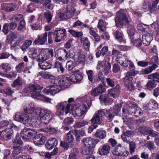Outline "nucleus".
Listing matches in <instances>:
<instances>
[{"label":"nucleus","instance_id":"1","mask_svg":"<svg viewBox=\"0 0 159 159\" xmlns=\"http://www.w3.org/2000/svg\"><path fill=\"white\" fill-rule=\"evenodd\" d=\"M34 103L30 102L24 107L23 110L26 113L30 114L34 111L35 115L40 118L41 122L45 125L48 124L53 117L52 111L47 109L37 108L35 109Z\"/></svg>","mask_w":159,"mask_h":159},{"label":"nucleus","instance_id":"2","mask_svg":"<svg viewBox=\"0 0 159 159\" xmlns=\"http://www.w3.org/2000/svg\"><path fill=\"white\" fill-rule=\"evenodd\" d=\"M14 119L16 121L21 122L26 126H37L39 124L36 118L33 117L30 119L27 115L20 112L16 113Z\"/></svg>","mask_w":159,"mask_h":159},{"label":"nucleus","instance_id":"3","mask_svg":"<svg viewBox=\"0 0 159 159\" xmlns=\"http://www.w3.org/2000/svg\"><path fill=\"white\" fill-rule=\"evenodd\" d=\"M151 31L144 34L142 37V43L145 46H148L153 40V36L157 35L159 30V22H154L151 25Z\"/></svg>","mask_w":159,"mask_h":159},{"label":"nucleus","instance_id":"4","mask_svg":"<svg viewBox=\"0 0 159 159\" xmlns=\"http://www.w3.org/2000/svg\"><path fill=\"white\" fill-rule=\"evenodd\" d=\"M91 104L92 102L90 99L84 102L83 104L80 105L75 109L72 110V115L74 117H80L84 115L87 111V108L89 107Z\"/></svg>","mask_w":159,"mask_h":159},{"label":"nucleus","instance_id":"5","mask_svg":"<svg viewBox=\"0 0 159 159\" xmlns=\"http://www.w3.org/2000/svg\"><path fill=\"white\" fill-rule=\"evenodd\" d=\"M43 88L38 84H30L25 88L23 92L26 96L30 94L33 98H35L40 95L41 90Z\"/></svg>","mask_w":159,"mask_h":159},{"label":"nucleus","instance_id":"6","mask_svg":"<svg viewBox=\"0 0 159 159\" xmlns=\"http://www.w3.org/2000/svg\"><path fill=\"white\" fill-rule=\"evenodd\" d=\"M116 15L115 18L116 25H124L129 23V21L127 16L123 9H120L116 13Z\"/></svg>","mask_w":159,"mask_h":159},{"label":"nucleus","instance_id":"7","mask_svg":"<svg viewBox=\"0 0 159 159\" xmlns=\"http://www.w3.org/2000/svg\"><path fill=\"white\" fill-rule=\"evenodd\" d=\"M122 105L118 104L115 105L113 108H111L108 110H107L105 115L109 121H111L114 117L117 116L119 111L121 110Z\"/></svg>","mask_w":159,"mask_h":159},{"label":"nucleus","instance_id":"8","mask_svg":"<svg viewBox=\"0 0 159 159\" xmlns=\"http://www.w3.org/2000/svg\"><path fill=\"white\" fill-rule=\"evenodd\" d=\"M71 104H67L66 101L59 102L56 106V114L58 116L62 115L65 112L66 114L70 111Z\"/></svg>","mask_w":159,"mask_h":159},{"label":"nucleus","instance_id":"9","mask_svg":"<svg viewBox=\"0 0 159 159\" xmlns=\"http://www.w3.org/2000/svg\"><path fill=\"white\" fill-rule=\"evenodd\" d=\"M137 73L135 72L132 73L127 72L125 74V76L124 78V81L125 86L129 91H132L134 89V86L132 83L133 76H134Z\"/></svg>","mask_w":159,"mask_h":159},{"label":"nucleus","instance_id":"10","mask_svg":"<svg viewBox=\"0 0 159 159\" xmlns=\"http://www.w3.org/2000/svg\"><path fill=\"white\" fill-rule=\"evenodd\" d=\"M53 55V51L52 49H42L37 56V61H44L48 59L50 56L52 57Z\"/></svg>","mask_w":159,"mask_h":159},{"label":"nucleus","instance_id":"11","mask_svg":"<svg viewBox=\"0 0 159 159\" xmlns=\"http://www.w3.org/2000/svg\"><path fill=\"white\" fill-rule=\"evenodd\" d=\"M112 154L116 157H127L129 152L121 144H118L112 152Z\"/></svg>","mask_w":159,"mask_h":159},{"label":"nucleus","instance_id":"12","mask_svg":"<svg viewBox=\"0 0 159 159\" xmlns=\"http://www.w3.org/2000/svg\"><path fill=\"white\" fill-rule=\"evenodd\" d=\"M55 41L58 43L65 40L66 38V30L65 29L55 30L53 33Z\"/></svg>","mask_w":159,"mask_h":159},{"label":"nucleus","instance_id":"13","mask_svg":"<svg viewBox=\"0 0 159 159\" xmlns=\"http://www.w3.org/2000/svg\"><path fill=\"white\" fill-rule=\"evenodd\" d=\"M61 88L57 84H53L45 88L43 91L44 93L52 95L59 92Z\"/></svg>","mask_w":159,"mask_h":159},{"label":"nucleus","instance_id":"14","mask_svg":"<svg viewBox=\"0 0 159 159\" xmlns=\"http://www.w3.org/2000/svg\"><path fill=\"white\" fill-rule=\"evenodd\" d=\"M13 135V132L11 129L7 128L0 131V139L4 141L10 139Z\"/></svg>","mask_w":159,"mask_h":159},{"label":"nucleus","instance_id":"15","mask_svg":"<svg viewBox=\"0 0 159 159\" xmlns=\"http://www.w3.org/2000/svg\"><path fill=\"white\" fill-rule=\"evenodd\" d=\"M105 113L102 110H99L95 112L90 121L92 124H100Z\"/></svg>","mask_w":159,"mask_h":159},{"label":"nucleus","instance_id":"16","mask_svg":"<svg viewBox=\"0 0 159 159\" xmlns=\"http://www.w3.org/2000/svg\"><path fill=\"white\" fill-rule=\"evenodd\" d=\"M68 52L64 49H60L57 50L55 53V57L58 60L61 61L67 58Z\"/></svg>","mask_w":159,"mask_h":159},{"label":"nucleus","instance_id":"17","mask_svg":"<svg viewBox=\"0 0 159 159\" xmlns=\"http://www.w3.org/2000/svg\"><path fill=\"white\" fill-rule=\"evenodd\" d=\"M2 9L7 12L16 11L18 9L19 6L12 3H3L2 5Z\"/></svg>","mask_w":159,"mask_h":159},{"label":"nucleus","instance_id":"18","mask_svg":"<svg viewBox=\"0 0 159 159\" xmlns=\"http://www.w3.org/2000/svg\"><path fill=\"white\" fill-rule=\"evenodd\" d=\"M70 77H63L58 82V85L61 88V89L69 87L71 85Z\"/></svg>","mask_w":159,"mask_h":159},{"label":"nucleus","instance_id":"19","mask_svg":"<svg viewBox=\"0 0 159 159\" xmlns=\"http://www.w3.org/2000/svg\"><path fill=\"white\" fill-rule=\"evenodd\" d=\"M70 58L73 59L77 63H83L85 61V55L82 52H78L76 54L71 56L70 55Z\"/></svg>","mask_w":159,"mask_h":159},{"label":"nucleus","instance_id":"20","mask_svg":"<svg viewBox=\"0 0 159 159\" xmlns=\"http://www.w3.org/2000/svg\"><path fill=\"white\" fill-rule=\"evenodd\" d=\"M75 10L73 4L68 5L66 7V11L63 15L64 18L69 19L72 17L74 15Z\"/></svg>","mask_w":159,"mask_h":159},{"label":"nucleus","instance_id":"21","mask_svg":"<svg viewBox=\"0 0 159 159\" xmlns=\"http://www.w3.org/2000/svg\"><path fill=\"white\" fill-rule=\"evenodd\" d=\"M139 130L141 134L145 135L149 134V136L152 137H154L157 135V132L148 127H141L139 128Z\"/></svg>","mask_w":159,"mask_h":159},{"label":"nucleus","instance_id":"22","mask_svg":"<svg viewBox=\"0 0 159 159\" xmlns=\"http://www.w3.org/2000/svg\"><path fill=\"white\" fill-rule=\"evenodd\" d=\"M46 137L42 134H40L36 135L33 138L34 144L37 145H42L45 142Z\"/></svg>","mask_w":159,"mask_h":159},{"label":"nucleus","instance_id":"23","mask_svg":"<svg viewBox=\"0 0 159 159\" xmlns=\"http://www.w3.org/2000/svg\"><path fill=\"white\" fill-rule=\"evenodd\" d=\"M34 134V131L29 128L24 129L21 131L20 136L23 139H28Z\"/></svg>","mask_w":159,"mask_h":159},{"label":"nucleus","instance_id":"24","mask_svg":"<svg viewBox=\"0 0 159 159\" xmlns=\"http://www.w3.org/2000/svg\"><path fill=\"white\" fill-rule=\"evenodd\" d=\"M105 90L104 86L102 84H99L98 86L91 91V94L93 96H98L105 92Z\"/></svg>","mask_w":159,"mask_h":159},{"label":"nucleus","instance_id":"25","mask_svg":"<svg viewBox=\"0 0 159 159\" xmlns=\"http://www.w3.org/2000/svg\"><path fill=\"white\" fill-rule=\"evenodd\" d=\"M57 144V140L55 138H51L46 142L45 146L47 148L51 150L56 146Z\"/></svg>","mask_w":159,"mask_h":159},{"label":"nucleus","instance_id":"26","mask_svg":"<svg viewBox=\"0 0 159 159\" xmlns=\"http://www.w3.org/2000/svg\"><path fill=\"white\" fill-rule=\"evenodd\" d=\"M47 33L45 32L41 36H39L34 42L36 45H43L47 40Z\"/></svg>","mask_w":159,"mask_h":159},{"label":"nucleus","instance_id":"27","mask_svg":"<svg viewBox=\"0 0 159 159\" xmlns=\"http://www.w3.org/2000/svg\"><path fill=\"white\" fill-rule=\"evenodd\" d=\"M148 9L149 11H154L156 8L157 5L159 2V0H148Z\"/></svg>","mask_w":159,"mask_h":159},{"label":"nucleus","instance_id":"28","mask_svg":"<svg viewBox=\"0 0 159 159\" xmlns=\"http://www.w3.org/2000/svg\"><path fill=\"white\" fill-rule=\"evenodd\" d=\"M110 147L109 145L105 144L98 149V153L101 155H106L109 153Z\"/></svg>","mask_w":159,"mask_h":159},{"label":"nucleus","instance_id":"29","mask_svg":"<svg viewBox=\"0 0 159 159\" xmlns=\"http://www.w3.org/2000/svg\"><path fill=\"white\" fill-rule=\"evenodd\" d=\"M102 66L105 75H107L111 71V66L110 63L105 60H103L102 62Z\"/></svg>","mask_w":159,"mask_h":159},{"label":"nucleus","instance_id":"30","mask_svg":"<svg viewBox=\"0 0 159 159\" xmlns=\"http://www.w3.org/2000/svg\"><path fill=\"white\" fill-rule=\"evenodd\" d=\"M118 61L121 66L125 67L128 66L130 61V60H129L127 57L124 56L120 57Z\"/></svg>","mask_w":159,"mask_h":159},{"label":"nucleus","instance_id":"31","mask_svg":"<svg viewBox=\"0 0 159 159\" xmlns=\"http://www.w3.org/2000/svg\"><path fill=\"white\" fill-rule=\"evenodd\" d=\"M120 88L119 85H116V87L113 88L108 90L109 93L114 98H116L119 95V89Z\"/></svg>","mask_w":159,"mask_h":159},{"label":"nucleus","instance_id":"32","mask_svg":"<svg viewBox=\"0 0 159 159\" xmlns=\"http://www.w3.org/2000/svg\"><path fill=\"white\" fill-rule=\"evenodd\" d=\"M83 78V76L79 73H75L71 75L70 76V81L74 83L81 81Z\"/></svg>","mask_w":159,"mask_h":159},{"label":"nucleus","instance_id":"33","mask_svg":"<svg viewBox=\"0 0 159 159\" xmlns=\"http://www.w3.org/2000/svg\"><path fill=\"white\" fill-rule=\"evenodd\" d=\"M82 141L84 146L88 147L93 148L95 146L93 139L90 138H84L83 139Z\"/></svg>","mask_w":159,"mask_h":159},{"label":"nucleus","instance_id":"34","mask_svg":"<svg viewBox=\"0 0 159 159\" xmlns=\"http://www.w3.org/2000/svg\"><path fill=\"white\" fill-rule=\"evenodd\" d=\"M113 34L116 39L120 43H125V42L124 36L121 32L118 30H116L114 32Z\"/></svg>","mask_w":159,"mask_h":159},{"label":"nucleus","instance_id":"35","mask_svg":"<svg viewBox=\"0 0 159 159\" xmlns=\"http://www.w3.org/2000/svg\"><path fill=\"white\" fill-rule=\"evenodd\" d=\"M130 114L131 115L138 117L142 115V112L141 110L139 107H137L136 109L132 107L130 111Z\"/></svg>","mask_w":159,"mask_h":159},{"label":"nucleus","instance_id":"36","mask_svg":"<svg viewBox=\"0 0 159 159\" xmlns=\"http://www.w3.org/2000/svg\"><path fill=\"white\" fill-rule=\"evenodd\" d=\"M106 132L105 131L101 129H98L96 130L94 135L100 139H102L106 137Z\"/></svg>","mask_w":159,"mask_h":159},{"label":"nucleus","instance_id":"37","mask_svg":"<svg viewBox=\"0 0 159 159\" xmlns=\"http://www.w3.org/2000/svg\"><path fill=\"white\" fill-rule=\"evenodd\" d=\"M108 51V48L106 46H104L101 51L97 49L95 55L97 57H99L101 56H104Z\"/></svg>","mask_w":159,"mask_h":159},{"label":"nucleus","instance_id":"38","mask_svg":"<svg viewBox=\"0 0 159 159\" xmlns=\"http://www.w3.org/2000/svg\"><path fill=\"white\" fill-rule=\"evenodd\" d=\"M38 65L41 69L42 70H47L51 68L52 65L50 64L45 61H39Z\"/></svg>","mask_w":159,"mask_h":159},{"label":"nucleus","instance_id":"39","mask_svg":"<svg viewBox=\"0 0 159 159\" xmlns=\"http://www.w3.org/2000/svg\"><path fill=\"white\" fill-rule=\"evenodd\" d=\"M54 68L57 69V72L60 74H63L65 69L63 67L62 64L59 61L56 62L54 64Z\"/></svg>","mask_w":159,"mask_h":159},{"label":"nucleus","instance_id":"40","mask_svg":"<svg viewBox=\"0 0 159 159\" xmlns=\"http://www.w3.org/2000/svg\"><path fill=\"white\" fill-rule=\"evenodd\" d=\"M38 51L36 49L33 48H31L28 52L29 57L35 59L39 55H37Z\"/></svg>","mask_w":159,"mask_h":159},{"label":"nucleus","instance_id":"41","mask_svg":"<svg viewBox=\"0 0 159 159\" xmlns=\"http://www.w3.org/2000/svg\"><path fill=\"white\" fill-rule=\"evenodd\" d=\"M107 23L104 21L102 19H100L98 22V27L101 31H104L106 30Z\"/></svg>","mask_w":159,"mask_h":159},{"label":"nucleus","instance_id":"42","mask_svg":"<svg viewBox=\"0 0 159 159\" xmlns=\"http://www.w3.org/2000/svg\"><path fill=\"white\" fill-rule=\"evenodd\" d=\"M104 76L103 75L102 72H99L98 74V76L94 79V82L93 83H98L100 81H101L102 83L104 84Z\"/></svg>","mask_w":159,"mask_h":159},{"label":"nucleus","instance_id":"43","mask_svg":"<svg viewBox=\"0 0 159 159\" xmlns=\"http://www.w3.org/2000/svg\"><path fill=\"white\" fill-rule=\"evenodd\" d=\"M40 2L43 4V6L46 8L50 9H52V5L50 4V0H41Z\"/></svg>","mask_w":159,"mask_h":159},{"label":"nucleus","instance_id":"44","mask_svg":"<svg viewBox=\"0 0 159 159\" xmlns=\"http://www.w3.org/2000/svg\"><path fill=\"white\" fill-rule=\"evenodd\" d=\"M86 73L87 75L89 80L92 83H93L95 76L93 71L91 70H87Z\"/></svg>","mask_w":159,"mask_h":159},{"label":"nucleus","instance_id":"45","mask_svg":"<svg viewBox=\"0 0 159 159\" xmlns=\"http://www.w3.org/2000/svg\"><path fill=\"white\" fill-rule=\"evenodd\" d=\"M106 81L107 85L111 88H113L115 85H118L116 80L114 79L107 78H106Z\"/></svg>","mask_w":159,"mask_h":159},{"label":"nucleus","instance_id":"46","mask_svg":"<svg viewBox=\"0 0 159 159\" xmlns=\"http://www.w3.org/2000/svg\"><path fill=\"white\" fill-rule=\"evenodd\" d=\"M74 133L72 131L70 130L67 134V137L66 138V141L68 142L69 143H72L74 140V138L73 136Z\"/></svg>","mask_w":159,"mask_h":159},{"label":"nucleus","instance_id":"47","mask_svg":"<svg viewBox=\"0 0 159 159\" xmlns=\"http://www.w3.org/2000/svg\"><path fill=\"white\" fill-rule=\"evenodd\" d=\"M73 37L76 38H79L82 36V32L81 31H76L73 30H69L68 31Z\"/></svg>","mask_w":159,"mask_h":159},{"label":"nucleus","instance_id":"48","mask_svg":"<svg viewBox=\"0 0 159 159\" xmlns=\"http://www.w3.org/2000/svg\"><path fill=\"white\" fill-rule=\"evenodd\" d=\"M88 124V122L85 120H83L82 121L80 122H76L75 124V128H80L85 125H87Z\"/></svg>","mask_w":159,"mask_h":159},{"label":"nucleus","instance_id":"49","mask_svg":"<svg viewBox=\"0 0 159 159\" xmlns=\"http://www.w3.org/2000/svg\"><path fill=\"white\" fill-rule=\"evenodd\" d=\"M22 149L20 146H16L14 147L13 150L12 152V157H15L18 154L21 152Z\"/></svg>","mask_w":159,"mask_h":159},{"label":"nucleus","instance_id":"50","mask_svg":"<svg viewBox=\"0 0 159 159\" xmlns=\"http://www.w3.org/2000/svg\"><path fill=\"white\" fill-rule=\"evenodd\" d=\"M32 43V42L31 40H25L20 47V48L23 51H25L26 49L28 48L31 45Z\"/></svg>","mask_w":159,"mask_h":159},{"label":"nucleus","instance_id":"51","mask_svg":"<svg viewBox=\"0 0 159 159\" xmlns=\"http://www.w3.org/2000/svg\"><path fill=\"white\" fill-rule=\"evenodd\" d=\"M148 79H154V81L156 82H159V73L156 72L154 73L149 75H148Z\"/></svg>","mask_w":159,"mask_h":159},{"label":"nucleus","instance_id":"52","mask_svg":"<svg viewBox=\"0 0 159 159\" xmlns=\"http://www.w3.org/2000/svg\"><path fill=\"white\" fill-rule=\"evenodd\" d=\"M99 98L101 103L103 102L105 104L107 103L109 101V96L107 94L102 95Z\"/></svg>","mask_w":159,"mask_h":159},{"label":"nucleus","instance_id":"53","mask_svg":"<svg viewBox=\"0 0 159 159\" xmlns=\"http://www.w3.org/2000/svg\"><path fill=\"white\" fill-rule=\"evenodd\" d=\"M157 107V104L155 100H151L148 103V107L149 110H152L153 108H156Z\"/></svg>","mask_w":159,"mask_h":159},{"label":"nucleus","instance_id":"54","mask_svg":"<svg viewBox=\"0 0 159 159\" xmlns=\"http://www.w3.org/2000/svg\"><path fill=\"white\" fill-rule=\"evenodd\" d=\"M128 143L129 144V152L131 154H132L136 148V143L133 141L129 142Z\"/></svg>","mask_w":159,"mask_h":159},{"label":"nucleus","instance_id":"55","mask_svg":"<svg viewBox=\"0 0 159 159\" xmlns=\"http://www.w3.org/2000/svg\"><path fill=\"white\" fill-rule=\"evenodd\" d=\"M22 78L19 77L14 81L12 84V86L14 87L16 86H21L22 85Z\"/></svg>","mask_w":159,"mask_h":159},{"label":"nucleus","instance_id":"56","mask_svg":"<svg viewBox=\"0 0 159 159\" xmlns=\"http://www.w3.org/2000/svg\"><path fill=\"white\" fill-rule=\"evenodd\" d=\"M154 80H149L146 85V86L148 89H153L156 87Z\"/></svg>","mask_w":159,"mask_h":159},{"label":"nucleus","instance_id":"57","mask_svg":"<svg viewBox=\"0 0 159 159\" xmlns=\"http://www.w3.org/2000/svg\"><path fill=\"white\" fill-rule=\"evenodd\" d=\"M44 16L47 22L49 23L52 20V17L51 13L49 11L44 12Z\"/></svg>","mask_w":159,"mask_h":159},{"label":"nucleus","instance_id":"58","mask_svg":"<svg viewBox=\"0 0 159 159\" xmlns=\"http://www.w3.org/2000/svg\"><path fill=\"white\" fill-rule=\"evenodd\" d=\"M23 19V15L21 14H17L12 16L11 18L12 20H16L17 21Z\"/></svg>","mask_w":159,"mask_h":159},{"label":"nucleus","instance_id":"59","mask_svg":"<svg viewBox=\"0 0 159 159\" xmlns=\"http://www.w3.org/2000/svg\"><path fill=\"white\" fill-rule=\"evenodd\" d=\"M135 30L134 27L132 26H129L127 27V33L130 36L133 35L135 32Z\"/></svg>","mask_w":159,"mask_h":159},{"label":"nucleus","instance_id":"60","mask_svg":"<svg viewBox=\"0 0 159 159\" xmlns=\"http://www.w3.org/2000/svg\"><path fill=\"white\" fill-rule=\"evenodd\" d=\"M24 62H22L19 63L16 67V69L18 73H21L23 72L24 67Z\"/></svg>","mask_w":159,"mask_h":159},{"label":"nucleus","instance_id":"61","mask_svg":"<svg viewBox=\"0 0 159 159\" xmlns=\"http://www.w3.org/2000/svg\"><path fill=\"white\" fill-rule=\"evenodd\" d=\"M146 27H147V26L143 24H139L138 25L137 29L140 33H143L145 30Z\"/></svg>","mask_w":159,"mask_h":159},{"label":"nucleus","instance_id":"62","mask_svg":"<svg viewBox=\"0 0 159 159\" xmlns=\"http://www.w3.org/2000/svg\"><path fill=\"white\" fill-rule=\"evenodd\" d=\"M73 119L72 118L67 117L64 120L63 124L67 125H70L73 123Z\"/></svg>","mask_w":159,"mask_h":159},{"label":"nucleus","instance_id":"63","mask_svg":"<svg viewBox=\"0 0 159 159\" xmlns=\"http://www.w3.org/2000/svg\"><path fill=\"white\" fill-rule=\"evenodd\" d=\"M13 142L14 143H17L19 144H22V141L20 138L19 134H16L15 139L13 140Z\"/></svg>","mask_w":159,"mask_h":159},{"label":"nucleus","instance_id":"64","mask_svg":"<svg viewBox=\"0 0 159 159\" xmlns=\"http://www.w3.org/2000/svg\"><path fill=\"white\" fill-rule=\"evenodd\" d=\"M78 152V150L77 148H73L71 150L70 154L69 155V156L73 157L76 158V155Z\"/></svg>","mask_w":159,"mask_h":159}]
</instances>
